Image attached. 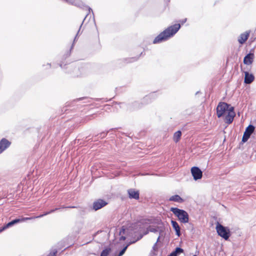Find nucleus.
I'll return each instance as SVG.
<instances>
[{"label": "nucleus", "instance_id": "5", "mask_svg": "<svg viewBox=\"0 0 256 256\" xmlns=\"http://www.w3.org/2000/svg\"><path fill=\"white\" fill-rule=\"evenodd\" d=\"M145 104L144 102L143 101V99L140 102L135 101L128 104L127 110L130 112L137 110L142 108Z\"/></svg>", "mask_w": 256, "mask_h": 256}, {"label": "nucleus", "instance_id": "11", "mask_svg": "<svg viewBox=\"0 0 256 256\" xmlns=\"http://www.w3.org/2000/svg\"><path fill=\"white\" fill-rule=\"evenodd\" d=\"M11 142L6 138H2L0 140V154H2L10 145Z\"/></svg>", "mask_w": 256, "mask_h": 256}, {"label": "nucleus", "instance_id": "39", "mask_svg": "<svg viewBox=\"0 0 256 256\" xmlns=\"http://www.w3.org/2000/svg\"><path fill=\"white\" fill-rule=\"evenodd\" d=\"M46 66H48V68H50L51 67V64L50 63H48Z\"/></svg>", "mask_w": 256, "mask_h": 256}, {"label": "nucleus", "instance_id": "4", "mask_svg": "<svg viewBox=\"0 0 256 256\" xmlns=\"http://www.w3.org/2000/svg\"><path fill=\"white\" fill-rule=\"evenodd\" d=\"M230 104L225 102H220L216 107V114L218 118L224 115Z\"/></svg>", "mask_w": 256, "mask_h": 256}, {"label": "nucleus", "instance_id": "44", "mask_svg": "<svg viewBox=\"0 0 256 256\" xmlns=\"http://www.w3.org/2000/svg\"><path fill=\"white\" fill-rule=\"evenodd\" d=\"M168 2H170V0H166Z\"/></svg>", "mask_w": 256, "mask_h": 256}, {"label": "nucleus", "instance_id": "9", "mask_svg": "<svg viewBox=\"0 0 256 256\" xmlns=\"http://www.w3.org/2000/svg\"><path fill=\"white\" fill-rule=\"evenodd\" d=\"M108 204V203L106 200H104L100 198V199H98V200H95L93 202L92 208L95 211H96V210L104 208V206H106Z\"/></svg>", "mask_w": 256, "mask_h": 256}, {"label": "nucleus", "instance_id": "12", "mask_svg": "<svg viewBox=\"0 0 256 256\" xmlns=\"http://www.w3.org/2000/svg\"><path fill=\"white\" fill-rule=\"evenodd\" d=\"M128 198L130 199L138 200L140 198V192L134 188H130L128 190Z\"/></svg>", "mask_w": 256, "mask_h": 256}, {"label": "nucleus", "instance_id": "38", "mask_svg": "<svg viewBox=\"0 0 256 256\" xmlns=\"http://www.w3.org/2000/svg\"><path fill=\"white\" fill-rule=\"evenodd\" d=\"M186 21V18H185L184 20H183L182 21V24H184Z\"/></svg>", "mask_w": 256, "mask_h": 256}, {"label": "nucleus", "instance_id": "40", "mask_svg": "<svg viewBox=\"0 0 256 256\" xmlns=\"http://www.w3.org/2000/svg\"><path fill=\"white\" fill-rule=\"evenodd\" d=\"M118 104H125V103H124V102H120V103H118Z\"/></svg>", "mask_w": 256, "mask_h": 256}, {"label": "nucleus", "instance_id": "18", "mask_svg": "<svg viewBox=\"0 0 256 256\" xmlns=\"http://www.w3.org/2000/svg\"><path fill=\"white\" fill-rule=\"evenodd\" d=\"M164 229V226H156V227H154L153 226H150L148 228V230L150 231V232L156 233L158 232L159 234H161L163 232Z\"/></svg>", "mask_w": 256, "mask_h": 256}, {"label": "nucleus", "instance_id": "26", "mask_svg": "<svg viewBox=\"0 0 256 256\" xmlns=\"http://www.w3.org/2000/svg\"><path fill=\"white\" fill-rule=\"evenodd\" d=\"M76 206L77 207V206ZM76 208L78 209V213L80 215H84L87 212V208H86L78 206V208Z\"/></svg>", "mask_w": 256, "mask_h": 256}, {"label": "nucleus", "instance_id": "33", "mask_svg": "<svg viewBox=\"0 0 256 256\" xmlns=\"http://www.w3.org/2000/svg\"><path fill=\"white\" fill-rule=\"evenodd\" d=\"M157 244L156 243H155L154 245V246H152V249L154 250H157L158 249V248H157Z\"/></svg>", "mask_w": 256, "mask_h": 256}, {"label": "nucleus", "instance_id": "14", "mask_svg": "<svg viewBox=\"0 0 256 256\" xmlns=\"http://www.w3.org/2000/svg\"><path fill=\"white\" fill-rule=\"evenodd\" d=\"M244 82L246 84H250L254 80V76L253 74L249 73L248 72H244Z\"/></svg>", "mask_w": 256, "mask_h": 256}, {"label": "nucleus", "instance_id": "8", "mask_svg": "<svg viewBox=\"0 0 256 256\" xmlns=\"http://www.w3.org/2000/svg\"><path fill=\"white\" fill-rule=\"evenodd\" d=\"M191 173L195 180L202 178V170L198 166H193L191 168Z\"/></svg>", "mask_w": 256, "mask_h": 256}, {"label": "nucleus", "instance_id": "25", "mask_svg": "<svg viewBox=\"0 0 256 256\" xmlns=\"http://www.w3.org/2000/svg\"><path fill=\"white\" fill-rule=\"evenodd\" d=\"M111 252V248L108 247L105 248L100 253V256H108Z\"/></svg>", "mask_w": 256, "mask_h": 256}, {"label": "nucleus", "instance_id": "42", "mask_svg": "<svg viewBox=\"0 0 256 256\" xmlns=\"http://www.w3.org/2000/svg\"><path fill=\"white\" fill-rule=\"evenodd\" d=\"M105 106H108L109 107L110 106L109 105H106Z\"/></svg>", "mask_w": 256, "mask_h": 256}, {"label": "nucleus", "instance_id": "21", "mask_svg": "<svg viewBox=\"0 0 256 256\" xmlns=\"http://www.w3.org/2000/svg\"><path fill=\"white\" fill-rule=\"evenodd\" d=\"M235 116L236 114H232L228 113V114L224 118V121L226 123L228 124H230L231 123H232Z\"/></svg>", "mask_w": 256, "mask_h": 256}, {"label": "nucleus", "instance_id": "3", "mask_svg": "<svg viewBox=\"0 0 256 256\" xmlns=\"http://www.w3.org/2000/svg\"><path fill=\"white\" fill-rule=\"evenodd\" d=\"M216 230L218 236L227 240L230 238V229L218 222L216 226Z\"/></svg>", "mask_w": 256, "mask_h": 256}, {"label": "nucleus", "instance_id": "29", "mask_svg": "<svg viewBox=\"0 0 256 256\" xmlns=\"http://www.w3.org/2000/svg\"><path fill=\"white\" fill-rule=\"evenodd\" d=\"M58 252V250L56 248H52L50 253L46 256H56V254Z\"/></svg>", "mask_w": 256, "mask_h": 256}, {"label": "nucleus", "instance_id": "32", "mask_svg": "<svg viewBox=\"0 0 256 256\" xmlns=\"http://www.w3.org/2000/svg\"><path fill=\"white\" fill-rule=\"evenodd\" d=\"M8 226H7V224H6L5 225H4L3 226H2L0 228V233L2 232L4 230H5L8 228Z\"/></svg>", "mask_w": 256, "mask_h": 256}, {"label": "nucleus", "instance_id": "16", "mask_svg": "<svg viewBox=\"0 0 256 256\" xmlns=\"http://www.w3.org/2000/svg\"><path fill=\"white\" fill-rule=\"evenodd\" d=\"M157 97V95L156 92H152L150 93L149 94L145 96L143 98V101L145 104H148L152 100L155 99Z\"/></svg>", "mask_w": 256, "mask_h": 256}, {"label": "nucleus", "instance_id": "35", "mask_svg": "<svg viewBox=\"0 0 256 256\" xmlns=\"http://www.w3.org/2000/svg\"><path fill=\"white\" fill-rule=\"evenodd\" d=\"M94 114L87 116V118L88 119V120H90L92 118H94Z\"/></svg>", "mask_w": 256, "mask_h": 256}, {"label": "nucleus", "instance_id": "15", "mask_svg": "<svg viewBox=\"0 0 256 256\" xmlns=\"http://www.w3.org/2000/svg\"><path fill=\"white\" fill-rule=\"evenodd\" d=\"M249 36H250V32L246 31L240 34V36L238 38V40L240 44H242L248 39Z\"/></svg>", "mask_w": 256, "mask_h": 256}, {"label": "nucleus", "instance_id": "10", "mask_svg": "<svg viewBox=\"0 0 256 256\" xmlns=\"http://www.w3.org/2000/svg\"><path fill=\"white\" fill-rule=\"evenodd\" d=\"M77 208L76 206H65L64 205L60 206V207L56 208L54 209L51 210L48 212H46L42 214L36 216V218H40L43 217L44 216H46L48 214H50L58 210H60L62 208Z\"/></svg>", "mask_w": 256, "mask_h": 256}, {"label": "nucleus", "instance_id": "37", "mask_svg": "<svg viewBox=\"0 0 256 256\" xmlns=\"http://www.w3.org/2000/svg\"><path fill=\"white\" fill-rule=\"evenodd\" d=\"M70 55V52H68L66 54V57L65 58H68V56H69Z\"/></svg>", "mask_w": 256, "mask_h": 256}, {"label": "nucleus", "instance_id": "17", "mask_svg": "<svg viewBox=\"0 0 256 256\" xmlns=\"http://www.w3.org/2000/svg\"><path fill=\"white\" fill-rule=\"evenodd\" d=\"M171 224L176 232V234L178 237L180 236L181 235L180 228L178 223L176 220H172Z\"/></svg>", "mask_w": 256, "mask_h": 256}, {"label": "nucleus", "instance_id": "1", "mask_svg": "<svg viewBox=\"0 0 256 256\" xmlns=\"http://www.w3.org/2000/svg\"><path fill=\"white\" fill-rule=\"evenodd\" d=\"M180 26V24H176L168 26L155 38L153 40V44H159L167 40L178 32Z\"/></svg>", "mask_w": 256, "mask_h": 256}, {"label": "nucleus", "instance_id": "20", "mask_svg": "<svg viewBox=\"0 0 256 256\" xmlns=\"http://www.w3.org/2000/svg\"><path fill=\"white\" fill-rule=\"evenodd\" d=\"M184 250L182 248L180 247H176L174 250H173L168 256H178L180 254L184 252Z\"/></svg>", "mask_w": 256, "mask_h": 256}, {"label": "nucleus", "instance_id": "41", "mask_svg": "<svg viewBox=\"0 0 256 256\" xmlns=\"http://www.w3.org/2000/svg\"><path fill=\"white\" fill-rule=\"evenodd\" d=\"M100 100V98H96V101H99V100Z\"/></svg>", "mask_w": 256, "mask_h": 256}, {"label": "nucleus", "instance_id": "23", "mask_svg": "<svg viewBox=\"0 0 256 256\" xmlns=\"http://www.w3.org/2000/svg\"><path fill=\"white\" fill-rule=\"evenodd\" d=\"M134 242H130L128 244L124 246L123 248L120 251L118 254L116 256H122L126 252L127 250L128 246L134 243Z\"/></svg>", "mask_w": 256, "mask_h": 256}, {"label": "nucleus", "instance_id": "43", "mask_svg": "<svg viewBox=\"0 0 256 256\" xmlns=\"http://www.w3.org/2000/svg\"><path fill=\"white\" fill-rule=\"evenodd\" d=\"M105 101H106V102H107V101H108V100L106 98V99L105 100Z\"/></svg>", "mask_w": 256, "mask_h": 256}, {"label": "nucleus", "instance_id": "19", "mask_svg": "<svg viewBox=\"0 0 256 256\" xmlns=\"http://www.w3.org/2000/svg\"><path fill=\"white\" fill-rule=\"evenodd\" d=\"M170 201L177 202L179 203H182L184 202V200L179 195L175 194L170 196L169 198Z\"/></svg>", "mask_w": 256, "mask_h": 256}, {"label": "nucleus", "instance_id": "27", "mask_svg": "<svg viewBox=\"0 0 256 256\" xmlns=\"http://www.w3.org/2000/svg\"><path fill=\"white\" fill-rule=\"evenodd\" d=\"M86 100V101L84 102V103H87V102H91L92 98H87V97H82V98H77L76 100H74V102H79L80 100Z\"/></svg>", "mask_w": 256, "mask_h": 256}, {"label": "nucleus", "instance_id": "34", "mask_svg": "<svg viewBox=\"0 0 256 256\" xmlns=\"http://www.w3.org/2000/svg\"><path fill=\"white\" fill-rule=\"evenodd\" d=\"M59 66H60L62 68H67V67H66V68H65V66H66V64H65V65H64V66H63V64H62V63H60V64H59Z\"/></svg>", "mask_w": 256, "mask_h": 256}, {"label": "nucleus", "instance_id": "2", "mask_svg": "<svg viewBox=\"0 0 256 256\" xmlns=\"http://www.w3.org/2000/svg\"><path fill=\"white\" fill-rule=\"evenodd\" d=\"M170 211L178 218L180 222L186 224L188 222L189 215L185 210L172 207L170 208Z\"/></svg>", "mask_w": 256, "mask_h": 256}, {"label": "nucleus", "instance_id": "24", "mask_svg": "<svg viewBox=\"0 0 256 256\" xmlns=\"http://www.w3.org/2000/svg\"><path fill=\"white\" fill-rule=\"evenodd\" d=\"M126 229L124 228V226H122V228H120L119 232V235L120 236L119 238V240H124L126 239V238L125 236H121L122 234H124L125 233Z\"/></svg>", "mask_w": 256, "mask_h": 256}, {"label": "nucleus", "instance_id": "13", "mask_svg": "<svg viewBox=\"0 0 256 256\" xmlns=\"http://www.w3.org/2000/svg\"><path fill=\"white\" fill-rule=\"evenodd\" d=\"M254 54L252 52H249L244 58V64L246 65L252 64L254 61Z\"/></svg>", "mask_w": 256, "mask_h": 256}, {"label": "nucleus", "instance_id": "28", "mask_svg": "<svg viewBox=\"0 0 256 256\" xmlns=\"http://www.w3.org/2000/svg\"><path fill=\"white\" fill-rule=\"evenodd\" d=\"M138 58V57H132L130 58H126L125 62L126 63H130L136 61Z\"/></svg>", "mask_w": 256, "mask_h": 256}, {"label": "nucleus", "instance_id": "36", "mask_svg": "<svg viewBox=\"0 0 256 256\" xmlns=\"http://www.w3.org/2000/svg\"><path fill=\"white\" fill-rule=\"evenodd\" d=\"M159 234V236H158V238H157L156 242V244H158V242L160 241V235H161V234Z\"/></svg>", "mask_w": 256, "mask_h": 256}, {"label": "nucleus", "instance_id": "45", "mask_svg": "<svg viewBox=\"0 0 256 256\" xmlns=\"http://www.w3.org/2000/svg\"><path fill=\"white\" fill-rule=\"evenodd\" d=\"M193 256H196V255H194Z\"/></svg>", "mask_w": 256, "mask_h": 256}, {"label": "nucleus", "instance_id": "6", "mask_svg": "<svg viewBox=\"0 0 256 256\" xmlns=\"http://www.w3.org/2000/svg\"><path fill=\"white\" fill-rule=\"evenodd\" d=\"M254 130L255 127L252 124H250L248 127H246L242 136V142H246L250 138V136L254 132Z\"/></svg>", "mask_w": 256, "mask_h": 256}, {"label": "nucleus", "instance_id": "22", "mask_svg": "<svg viewBox=\"0 0 256 256\" xmlns=\"http://www.w3.org/2000/svg\"><path fill=\"white\" fill-rule=\"evenodd\" d=\"M182 136V132L180 130H178L177 132H175L174 134L173 140L174 141L176 142H178Z\"/></svg>", "mask_w": 256, "mask_h": 256}, {"label": "nucleus", "instance_id": "7", "mask_svg": "<svg viewBox=\"0 0 256 256\" xmlns=\"http://www.w3.org/2000/svg\"><path fill=\"white\" fill-rule=\"evenodd\" d=\"M37 218H36V216H32V217H26V218L22 217L20 218H16L14 220H13L12 221L7 223L6 224H7V226H8V228H9L18 223L22 222H26L28 220H34V219Z\"/></svg>", "mask_w": 256, "mask_h": 256}, {"label": "nucleus", "instance_id": "31", "mask_svg": "<svg viewBox=\"0 0 256 256\" xmlns=\"http://www.w3.org/2000/svg\"><path fill=\"white\" fill-rule=\"evenodd\" d=\"M108 132V131H107L106 132H102L100 134H98V138H103L106 136Z\"/></svg>", "mask_w": 256, "mask_h": 256}, {"label": "nucleus", "instance_id": "30", "mask_svg": "<svg viewBox=\"0 0 256 256\" xmlns=\"http://www.w3.org/2000/svg\"><path fill=\"white\" fill-rule=\"evenodd\" d=\"M228 114H236V113L234 110V108L233 106H232L230 105V107L228 108V110H226Z\"/></svg>", "mask_w": 256, "mask_h": 256}]
</instances>
